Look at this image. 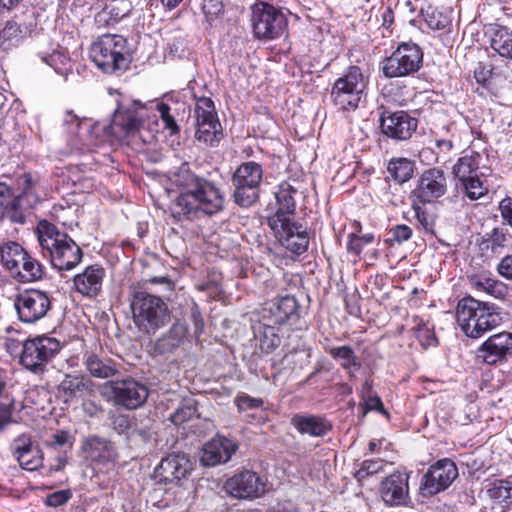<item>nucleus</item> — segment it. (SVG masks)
Returning <instances> with one entry per match:
<instances>
[{
  "mask_svg": "<svg viewBox=\"0 0 512 512\" xmlns=\"http://www.w3.org/2000/svg\"><path fill=\"white\" fill-rule=\"evenodd\" d=\"M387 171L396 182L404 183L413 176L414 163L407 158L392 159L388 163Z\"/></svg>",
  "mask_w": 512,
  "mask_h": 512,
  "instance_id": "a19ab883",
  "label": "nucleus"
},
{
  "mask_svg": "<svg viewBox=\"0 0 512 512\" xmlns=\"http://www.w3.org/2000/svg\"><path fill=\"white\" fill-rule=\"evenodd\" d=\"M156 112L159 113L164 128L170 130L171 134L179 131L167 104L157 101L141 103L137 100L118 104L113 114L111 128L114 133L119 131L133 142L151 143L155 139V134L146 126H149L151 114H153L152 122L156 124Z\"/></svg>",
  "mask_w": 512,
  "mask_h": 512,
  "instance_id": "f03ea898",
  "label": "nucleus"
},
{
  "mask_svg": "<svg viewBox=\"0 0 512 512\" xmlns=\"http://www.w3.org/2000/svg\"><path fill=\"white\" fill-rule=\"evenodd\" d=\"M416 217L418 221L424 226V228H428L430 222L428 221V216L426 212L419 206L413 205Z\"/></svg>",
  "mask_w": 512,
  "mask_h": 512,
  "instance_id": "69168bd1",
  "label": "nucleus"
},
{
  "mask_svg": "<svg viewBox=\"0 0 512 512\" xmlns=\"http://www.w3.org/2000/svg\"><path fill=\"white\" fill-rule=\"evenodd\" d=\"M477 357L488 365L507 362L512 358V333L503 331L488 337L478 348Z\"/></svg>",
  "mask_w": 512,
  "mask_h": 512,
  "instance_id": "4be33fe9",
  "label": "nucleus"
},
{
  "mask_svg": "<svg viewBox=\"0 0 512 512\" xmlns=\"http://www.w3.org/2000/svg\"><path fill=\"white\" fill-rule=\"evenodd\" d=\"M409 474L394 472L381 481L379 493L389 507L405 506L410 501Z\"/></svg>",
  "mask_w": 512,
  "mask_h": 512,
  "instance_id": "5701e85b",
  "label": "nucleus"
},
{
  "mask_svg": "<svg viewBox=\"0 0 512 512\" xmlns=\"http://www.w3.org/2000/svg\"><path fill=\"white\" fill-rule=\"evenodd\" d=\"M89 55L95 65L105 73L126 70L130 54L126 39L118 34H104L90 47Z\"/></svg>",
  "mask_w": 512,
  "mask_h": 512,
  "instance_id": "423d86ee",
  "label": "nucleus"
},
{
  "mask_svg": "<svg viewBox=\"0 0 512 512\" xmlns=\"http://www.w3.org/2000/svg\"><path fill=\"white\" fill-rule=\"evenodd\" d=\"M187 327L180 322L174 323L171 328L155 342V351L160 354L172 353L185 339Z\"/></svg>",
  "mask_w": 512,
  "mask_h": 512,
  "instance_id": "2f4dec72",
  "label": "nucleus"
},
{
  "mask_svg": "<svg viewBox=\"0 0 512 512\" xmlns=\"http://www.w3.org/2000/svg\"><path fill=\"white\" fill-rule=\"evenodd\" d=\"M83 364L92 377L107 379L119 372V364L109 357H102L94 352H86Z\"/></svg>",
  "mask_w": 512,
  "mask_h": 512,
  "instance_id": "c85d7f7f",
  "label": "nucleus"
},
{
  "mask_svg": "<svg viewBox=\"0 0 512 512\" xmlns=\"http://www.w3.org/2000/svg\"><path fill=\"white\" fill-rule=\"evenodd\" d=\"M296 193L297 190L288 182H282L278 186V189L275 192V198L278 207L276 212L268 217V222L277 216L281 220L280 222L294 220L290 217V215L295 211L296 204L294 195Z\"/></svg>",
  "mask_w": 512,
  "mask_h": 512,
  "instance_id": "c756f323",
  "label": "nucleus"
},
{
  "mask_svg": "<svg viewBox=\"0 0 512 512\" xmlns=\"http://www.w3.org/2000/svg\"><path fill=\"white\" fill-rule=\"evenodd\" d=\"M280 221L277 216L269 221V227L274 232L281 246L294 255L304 254L309 245L307 228L295 220Z\"/></svg>",
  "mask_w": 512,
  "mask_h": 512,
  "instance_id": "2eb2a0df",
  "label": "nucleus"
},
{
  "mask_svg": "<svg viewBox=\"0 0 512 512\" xmlns=\"http://www.w3.org/2000/svg\"><path fill=\"white\" fill-rule=\"evenodd\" d=\"M499 209L504 221L512 226V198H504L499 204Z\"/></svg>",
  "mask_w": 512,
  "mask_h": 512,
  "instance_id": "052dcab7",
  "label": "nucleus"
},
{
  "mask_svg": "<svg viewBox=\"0 0 512 512\" xmlns=\"http://www.w3.org/2000/svg\"><path fill=\"white\" fill-rule=\"evenodd\" d=\"M195 117L196 138L211 146L218 143L222 137V129L210 98L202 97L196 101Z\"/></svg>",
  "mask_w": 512,
  "mask_h": 512,
  "instance_id": "dca6fc26",
  "label": "nucleus"
},
{
  "mask_svg": "<svg viewBox=\"0 0 512 512\" xmlns=\"http://www.w3.org/2000/svg\"><path fill=\"white\" fill-rule=\"evenodd\" d=\"M491 76V70L483 63H478L477 68L474 70V77L479 84L485 85Z\"/></svg>",
  "mask_w": 512,
  "mask_h": 512,
  "instance_id": "680f3d73",
  "label": "nucleus"
},
{
  "mask_svg": "<svg viewBox=\"0 0 512 512\" xmlns=\"http://www.w3.org/2000/svg\"><path fill=\"white\" fill-rule=\"evenodd\" d=\"M192 471V463L183 453H172L163 458L155 469V478L162 483L179 482Z\"/></svg>",
  "mask_w": 512,
  "mask_h": 512,
  "instance_id": "b1692460",
  "label": "nucleus"
},
{
  "mask_svg": "<svg viewBox=\"0 0 512 512\" xmlns=\"http://www.w3.org/2000/svg\"><path fill=\"white\" fill-rule=\"evenodd\" d=\"M238 445L224 436L216 435L203 445L200 462L203 466L214 467L228 462Z\"/></svg>",
  "mask_w": 512,
  "mask_h": 512,
  "instance_id": "a878e982",
  "label": "nucleus"
},
{
  "mask_svg": "<svg viewBox=\"0 0 512 512\" xmlns=\"http://www.w3.org/2000/svg\"><path fill=\"white\" fill-rule=\"evenodd\" d=\"M130 307L135 325L146 334H155L170 321V311L164 300L145 291L134 293Z\"/></svg>",
  "mask_w": 512,
  "mask_h": 512,
  "instance_id": "39448f33",
  "label": "nucleus"
},
{
  "mask_svg": "<svg viewBox=\"0 0 512 512\" xmlns=\"http://www.w3.org/2000/svg\"><path fill=\"white\" fill-rule=\"evenodd\" d=\"M38 56L60 75L67 76L71 71L72 65L70 58L60 51H53L51 54L39 52Z\"/></svg>",
  "mask_w": 512,
  "mask_h": 512,
  "instance_id": "79ce46f5",
  "label": "nucleus"
},
{
  "mask_svg": "<svg viewBox=\"0 0 512 512\" xmlns=\"http://www.w3.org/2000/svg\"><path fill=\"white\" fill-rule=\"evenodd\" d=\"M235 404L239 411L259 408L263 405L262 399L253 398L247 394H240L235 398Z\"/></svg>",
  "mask_w": 512,
  "mask_h": 512,
  "instance_id": "3c124183",
  "label": "nucleus"
},
{
  "mask_svg": "<svg viewBox=\"0 0 512 512\" xmlns=\"http://www.w3.org/2000/svg\"><path fill=\"white\" fill-rule=\"evenodd\" d=\"M71 496L70 490H59L49 494L46 497L45 504L50 507H59L66 504Z\"/></svg>",
  "mask_w": 512,
  "mask_h": 512,
  "instance_id": "603ef678",
  "label": "nucleus"
},
{
  "mask_svg": "<svg viewBox=\"0 0 512 512\" xmlns=\"http://www.w3.org/2000/svg\"><path fill=\"white\" fill-rule=\"evenodd\" d=\"M461 183L464 187L466 196L470 200H477L488 192L487 187L483 185L482 181L477 176L466 179Z\"/></svg>",
  "mask_w": 512,
  "mask_h": 512,
  "instance_id": "a18cd8bd",
  "label": "nucleus"
},
{
  "mask_svg": "<svg viewBox=\"0 0 512 512\" xmlns=\"http://www.w3.org/2000/svg\"><path fill=\"white\" fill-rule=\"evenodd\" d=\"M149 282L153 284H161L168 291L174 289V283L167 277H153L149 279Z\"/></svg>",
  "mask_w": 512,
  "mask_h": 512,
  "instance_id": "0e129e2a",
  "label": "nucleus"
},
{
  "mask_svg": "<svg viewBox=\"0 0 512 512\" xmlns=\"http://www.w3.org/2000/svg\"><path fill=\"white\" fill-rule=\"evenodd\" d=\"M458 477L456 464L448 458L440 459L431 465L423 475L420 483V493L423 496H433L446 490Z\"/></svg>",
  "mask_w": 512,
  "mask_h": 512,
  "instance_id": "f3484780",
  "label": "nucleus"
},
{
  "mask_svg": "<svg viewBox=\"0 0 512 512\" xmlns=\"http://www.w3.org/2000/svg\"><path fill=\"white\" fill-rule=\"evenodd\" d=\"M327 352L334 359L341 360V366L348 370L350 377H354L355 373L352 370H358L361 367V363L358 357L355 355L354 350L350 346L330 347Z\"/></svg>",
  "mask_w": 512,
  "mask_h": 512,
  "instance_id": "58836bf2",
  "label": "nucleus"
},
{
  "mask_svg": "<svg viewBox=\"0 0 512 512\" xmlns=\"http://www.w3.org/2000/svg\"><path fill=\"white\" fill-rule=\"evenodd\" d=\"M423 54L418 45L402 43L385 59L383 73L386 77H401L417 71L420 68Z\"/></svg>",
  "mask_w": 512,
  "mask_h": 512,
  "instance_id": "4468645a",
  "label": "nucleus"
},
{
  "mask_svg": "<svg viewBox=\"0 0 512 512\" xmlns=\"http://www.w3.org/2000/svg\"><path fill=\"white\" fill-rule=\"evenodd\" d=\"M252 25L258 39L272 40L283 36L287 31L286 15L271 4L261 2L252 10Z\"/></svg>",
  "mask_w": 512,
  "mask_h": 512,
  "instance_id": "ddd939ff",
  "label": "nucleus"
},
{
  "mask_svg": "<svg viewBox=\"0 0 512 512\" xmlns=\"http://www.w3.org/2000/svg\"><path fill=\"white\" fill-rule=\"evenodd\" d=\"M292 425L301 434H309L310 436L320 437L326 434L330 429V425L318 416L294 415L291 419Z\"/></svg>",
  "mask_w": 512,
  "mask_h": 512,
  "instance_id": "473e14b6",
  "label": "nucleus"
},
{
  "mask_svg": "<svg viewBox=\"0 0 512 512\" xmlns=\"http://www.w3.org/2000/svg\"><path fill=\"white\" fill-rule=\"evenodd\" d=\"M480 155L470 153L461 156L453 166V174L460 181L473 177L479 168Z\"/></svg>",
  "mask_w": 512,
  "mask_h": 512,
  "instance_id": "e433bc0d",
  "label": "nucleus"
},
{
  "mask_svg": "<svg viewBox=\"0 0 512 512\" xmlns=\"http://www.w3.org/2000/svg\"><path fill=\"white\" fill-rule=\"evenodd\" d=\"M201 8L207 21L211 24L224 13L223 0H202Z\"/></svg>",
  "mask_w": 512,
  "mask_h": 512,
  "instance_id": "de8ad7c7",
  "label": "nucleus"
},
{
  "mask_svg": "<svg viewBox=\"0 0 512 512\" xmlns=\"http://www.w3.org/2000/svg\"><path fill=\"white\" fill-rule=\"evenodd\" d=\"M197 416L196 403L193 399L184 400L170 419L173 424L181 425Z\"/></svg>",
  "mask_w": 512,
  "mask_h": 512,
  "instance_id": "37998d69",
  "label": "nucleus"
},
{
  "mask_svg": "<svg viewBox=\"0 0 512 512\" xmlns=\"http://www.w3.org/2000/svg\"><path fill=\"white\" fill-rule=\"evenodd\" d=\"M190 318L194 324V330L196 334H199L202 332L204 327V321L201 315V312L198 308V305L196 303H192L190 307Z\"/></svg>",
  "mask_w": 512,
  "mask_h": 512,
  "instance_id": "6e6d98bb",
  "label": "nucleus"
},
{
  "mask_svg": "<svg viewBox=\"0 0 512 512\" xmlns=\"http://www.w3.org/2000/svg\"><path fill=\"white\" fill-rule=\"evenodd\" d=\"M425 21L427 25L433 30H444L450 24L448 17L436 10L432 11L431 13H427L425 16Z\"/></svg>",
  "mask_w": 512,
  "mask_h": 512,
  "instance_id": "8fccbe9b",
  "label": "nucleus"
},
{
  "mask_svg": "<svg viewBox=\"0 0 512 512\" xmlns=\"http://www.w3.org/2000/svg\"><path fill=\"white\" fill-rule=\"evenodd\" d=\"M448 189V178L440 168L424 170L417 180L412 196L418 203H433L444 196Z\"/></svg>",
  "mask_w": 512,
  "mask_h": 512,
  "instance_id": "6ab92c4d",
  "label": "nucleus"
},
{
  "mask_svg": "<svg viewBox=\"0 0 512 512\" xmlns=\"http://www.w3.org/2000/svg\"><path fill=\"white\" fill-rule=\"evenodd\" d=\"M263 179L262 165L255 161L242 163L234 172V200L242 207H249L259 197V187Z\"/></svg>",
  "mask_w": 512,
  "mask_h": 512,
  "instance_id": "9d476101",
  "label": "nucleus"
},
{
  "mask_svg": "<svg viewBox=\"0 0 512 512\" xmlns=\"http://www.w3.org/2000/svg\"><path fill=\"white\" fill-rule=\"evenodd\" d=\"M0 260L13 278L21 283L38 281L44 275L42 264L17 242H0Z\"/></svg>",
  "mask_w": 512,
  "mask_h": 512,
  "instance_id": "0eeeda50",
  "label": "nucleus"
},
{
  "mask_svg": "<svg viewBox=\"0 0 512 512\" xmlns=\"http://www.w3.org/2000/svg\"><path fill=\"white\" fill-rule=\"evenodd\" d=\"M487 241L493 252H499V249L512 245V235L508 234L505 228L496 227L489 234Z\"/></svg>",
  "mask_w": 512,
  "mask_h": 512,
  "instance_id": "c03bdc74",
  "label": "nucleus"
},
{
  "mask_svg": "<svg viewBox=\"0 0 512 512\" xmlns=\"http://www.w3.org/2000/svg\"><path fill=\"white\" fill-rule=\"evenodd\" d=\"M392 239L397 243H403L412 236V229L407 225H396L390 229Z\"/></svg>",
  "mask_w": 512,
  "mask_h": 512,
  "instance_id": "864d4df0",
  "label": "nucleus"
},
{
  "mask_svg": "<svg viewBox=\"0 0 512 512\" xmlns=\"http://www.w3.org/2000/svg\"><path fill=\"white\" fill-rule=\"evenodd\" d=\"M13 455L19 465L27 471H35L42 466L43 455L37 445H34L31 439L22 435L14 440Z\"/></svg>",
  "mask_w": 512,
  "mask_h": 512,
  "instance_id": "cd10ccee",
  "label": "nucleus"
},
{
  "mask_svg": "<svg viewBox=\"0 0 512 512\" xmlns=\"http://www.w3.org/2000/svg\"><path fill=\"white\" fill-rule=\"evenodd\" d=\"M61 350V343L45 335L26 339L22 343L20 364L35 373L42 372L45 365Z\"/></svg>",
  "mask_w": 512,
  "mask_h": 512,
  "instance_id": "f8f14e48",
  "label": "nucleus"
},
{
  "mask_svg": "<svg viewBox=\"0 0 512 512\" xmlns=\"http://www.w3.org/2000/svg\"><path fill=\"white\" fill-rule=\"evenodd\" d=\"M20 345L22 344L18 340L13 338H8L5 342L6 350L11 355L17 352Z\"/></svg>",
  "mask_w": 512,
  "mask_h": 512,
  "instance_id": "338daca9",
  "label": "nucleus"
},
{
  "mask_svg": "<svg viewBox=\"0 0 512 512\" xmlns=\"http://www.w3.org/2000/svg\"><path fill=\"white\" fill-rule=\"evenodd\" d=\"M366 407L369 410H377L385 413L383 403L378 396L368 397V399L366 400Z\"/></svg>",
  "mask_w": 512,
  "mask_h": 512,
  "instance_id": "e2e57ef3",
  "label": "nucleus"
},
{
  "mask_svg": "<svg viewBox=\"0 0 512 512\" xmlns=\"http://www.w3.org/2000/svg\"><path fill=\"white\" fill-rule=\"evenodd\" d=\"M22 192L14 195L5 183L0 182V221L9 220L13 223H24L25 211L37 203L38 198L33 191V179L24 174L18 180Z\"/></svg>",
  "mask_w": 512,
  "mask_h": 512,
  "instance_id": "6e6552de",
  "label": "nucleus"
},
{
  "mask_svg": "<svg viewBox=\"0 0 512 512\" xmlns=\"http://www.w3.org/2000/svg\"><path fill=\"white\" fill-rule=\"evenodd\" d=\"M105 275L102 266L98 264L87 266L81 273L74 276V288L84 297L95 298L102 291Z\"/></svg>",
  "mask_w": 512,
  "mask_h": 512,
  "instance_id": "bb28decb",
  "label": "nucleus"
},
{
  "mask_svg": "<svg viewBox=\"0 0 512 512\" xmlns=\"http://www.w3.org/2000/svg\"><path fill=\"white\" fill-rule=\"evenodd\" d=\"M299 305L293 296L286 295L268 302L261 310L263 325L280 327L296 322L299 318Z\"/></svg>",
  "mask_w": 512,
  "mask_h": 512,
  "instance_id": "412c9836",
  "label": "nucleus"
},
{
  "mask_svg": "<svg viewBox=\"0 0 512 512\" xmlns=\"http://www.w3.org/2000/svg\"><path fill=\"white\" fill-rule=\"evenodd\" d=\"M116 405L128 410H134L142 406L149 395L147 386L132 378L108 382Z\"/></svg>",
  "mask_w": 512,
  "mask_h": 512,
  "instance_id": "aec40b11",
  "label": "nucleus"
},
{
  "mask_svg": "<svg viewBox=\"0 0 512 512\" xmlns=\"http://www.w3.org/2000/svg\"><path fill=\"white\" fill-rule=\"evenodd\" d=\"M498 273L506 279L512 280V254L505 256L497 267Z\"/></svg>",
  "mask_w": 512,
  "mask_h": 512,
  "instance_id": "13d9d810",
  "label": "nucleus"
},
{
  "mask_svg": "<svg viewBox=\"0 0 512 512\" xmlns=\"http://www.w3.org/2000/svg\"><path fill=\"white\" fill-rule=\"evenodd\" d=\"M49 445L52 447H60V446L68 445L69 447H71L72 446L71 437L68 432L59 431L52 436V439H51Z\"/></svg>",
  "mask_w": 512,
  "mask_h": 512,
  "instance_id": "bf43d9fd",
  "label": "nucleus"
},
{
  "mask_svg": "<svg viewBox=\"0 0 512 512\" xmlns=\"http://www.w3.org/2000/svg\"><path fill=\"white\" fill-rule=\"evenodd\" d=\"M20 34V30L16 23L7 22L5 27L0 31V38L4 41H10L17 38Z\"/></svg>",
  "mask_w": 512,
  "mask_h": 512,
  "instance_id": "4d7b16f0",
  "label": "nucleus"
},
{
  "mask_svg": "<svg viewBox=\"0 0 512 512\" xmlns=\"http://www.w3.org/2000/svg\"><path fill=\"white\" fill-rule=\"evenodd\" d=\"M383 25L389 27L394 21V13L390 7H386L382 13Z\"/></svg>",
  "mask_w": 512,
  "mask_h": 512,
  "instance_id": "774afa93",
  "label": "nucleus"
},
{
  "mask_svg": "<svg viewBox=\"0 0 512 512\" xmlns=\"http://www.w3.org/2000/svg\"><path fill=\"white\" fill-rule=\"evenodd\" d=\"M222 488L227 496L241 501H254L268 491L267 480L250 469L235 472L225 480Z\"/></svg>",
  "mask_w": 512,
  "mask_h": 512,
  "instance_id": "9b49d317",
  "label": "nucleus"
},
{
  "mask_svg": "<svg viewBox=\"0 0 512 512\" xmlns=\"http://www.w3.org/2000/svg\"><path fill=\"white\" fill-rule=\"evenodd\" d=\"M385 463L382 459H371L364 460L360 468L356 471L355 477L358 481H362L365 478L375 475L384 469Z\"/></svg>",
  "mask_w": 512,
  "mask_h": 512,
  "instance_id": "49530a36",
  "label": "nucleus"
},
{
  "mask_svg": "<svg viewBox=\"0 0 512 512\" xmlns=\"http://www.w3.org/2000/svg\"><path fill=\"white\" fill-rule=\"evenodd\" d=\"M169 179L182 189L170 205L171 214L176 220L214 215L223 209L224 197L220 189L213 182L195 175L188 164H182L171 172Z\"/></svg>",
  "mask_w": 512,
  "mask_h": 512,
  "instance_id": "f257e3e1",
  "label": "nucleus"
},
{
  "mask_svg": "<svg viewBox=\"0 0 512 512\" xmlns=\"http://www.w3.org/2000/svg\"><path fill=\"white\" fill-rule=\"evenodd\" d=\"M456 319L461 330L470 338H479L502 322L499 307L472 296L462 298L456 308Z\"/></svg>",
  "mask_w": 512,
  "mask_h": 512,
  "instance_id": "20e7f679",
  "label": "nucleus"
},
{
  "mask_svg": "<svg viewBox=\"0 0 512 512\" xmlns=\"http://www.w3.org/2000/svg\"><path fill=\"white\" fill-rule=\"evenodd\" d=\"M471 286L496 298L504 299L508 294L507 286L501 281L487 276H474L470 279Z\"/></svg>",
  "mask_w": 512,
  "mask_h": 512,
  "instance_id": "f704fd0d",
  "label": "nucleus"
},
{
  "mask_svg": "<svg viewBox=\"0 0 512 512\" xmlns=\"http://www.w3.org/2000/svg\"><path fill=\"white\" fill-rule=\"evenodd\" d=\"M257 335L259 339V347L264 353L269 354L273 352L281 343L279 328L276 326H266L260 322Z\"/></svg>",
  "mask_w": 512,
  "mask_h": 512,
  "instance_id": "ea45409f",
  "label": "nucleus"
},
{
  "mask_svg": "<svg viewBox=\"0 0 512 512\" xmlns=\"http://www.w3.org/2000/svg\"><path fill=\"white\" fill-rule=\"evenodd\" d=\"M367 78L357 66H350L333 84L331 97L341 110H355L365 95Z\"/></svg>",
  "mask_w": 512,
  "mask_h": 512,
  "instance_id": "1a4fd4ad",
  "label": "nucleus"
},
{
  "mask_svg": "<svg viewBox=\"0 0 512 512\" xmlns=\"http://www.w3.org/2000/svg\"><path fill=\"white\" fill-rule=\"evenodd\" d=\"M113 428L119 434H129L132 429V422L126 415H117L113 418Z\"/></svg>",
  "mask_w": 512,
  "mask_h": 512,
  "instance_id": "5fc2aeb1",
  "label": "nucleus"
},
{
  "mask_svg": "<svg viewBox=\"0 0 512 512\" xmlns=\"http://www.w3.org/2000/svg\"><path fill=\"white\" fill-rule=\"evenodd\" d=\"M491 48L500 56L512 60V31L496 26L491 36Z\"/></svg>",
  "mask_w": 512,
  "mask_h": 512,
  "instance_id": "c9c22d12",
  "label": "nucleus"
},
{
  "mask_svg": "<svg viewBox=\"0 0 512 512\" xmlns=\"http://www.w3.org/2000/svg\"><path fill=\"white\" fill-rule=\"evenodd\" d=\"M36 234L44 256L50 258L52 266L57 270L69 271L81 262L83 257L81 248L55 224L47 220L39 221Z\"/></svg>",
  "mask_w": 512,
  "mask_h": 512,
  "instance_id": "7ed1b4c3",
  "label": "nucleus"
},
{
  "mask_svg": "<svg viewBox=\"0 0 512 512\" xmlns=\"http://www.w3.org/2000/svg\"><path fill=\"white\" fill-rule=\"evenodd\" d=\"M489 498L501 504L504 508L512 504V482L508 480H494L487 488Z\"/></svg>",
  "mask_w": 512,
  "mask_h": 512,
  "instance_id": "4c0bfd02",
  "label": "nucleus"
},
{
  "mask_svg": "<svg viewBox=\"0 0 512 512\" xmlns=\"http://www.w3.org/2000/svg\"><path fill=\"white\" fill-rule=\"evenodd\" d=\"M14 307L20 321L35 323L44 318L51 309V298L45 291L26 290L16 296Z\"/></svg>",
  "mask_w": 512,
  "mask_h": 512,
  "instance_id": "a211bd4d",
  "label": "nucleus"
},
{
  "mask_svg": "<svg viewBox=\"0 0 512 512\" xmlns=\"http://www.w3.org/2000/svg\"><path fill=\"white\" fill-rule=\"evenodd\" d=\"M374 241V235L373 234H365L363 236H358L356 234H350L349 235V241L347 243V249L348 251L359 255L364 245L370 244Z\"/></svg>",
  "mask_w": 512,
  "mask_h": 512,
  "instance_id": "09e8293b",
  "label": "nucleus"
},
{
  "mask_svg": "<svg viewBox=\"0 0 512 512\" xmlns=\"http://www.w3.org/2000/svg\"><path fill=\"white\" fill-rule=\"evenodd\" d=\"M91 381L78 374H66L58 386L59 393L65 398V402L81 396L88 390Z\"/></svg>",
  "mask_w": 512,
  "mask_h": 512,
  "instance_id": "72a5a7b5",
  "label": "nucleus"
},
{
  "mask_svg": "<svg viewBox=\"0 0 512 512\" xmlns=\"http://www.w3.org/2000/svg\"><path fill=\"white\" fill-rule=\"evenodd\" d=\"M86 458L100 464L111 463L116 458V452L111 442L100 437H89L83 443Z\"/></svg>",
  "mask_w": 512,
  "mask_h": 512,
  "instance_id": "7c9ffc66",
  "label": "nucleus"
},
{
  "mask_svg": "<svg viewBox=\"0 0 512 512\" xmlns=\"http://www.w3.org/2000/svg\"><path fill=\"white\" fill-rule=\"evenodd\" d=\"M417 125V120L404 111L386 112L381 116L382 132L395 140L409 139L417 129Z\"/></svg>",
  "mask_w": 512,
  "mask_h": 512,
  "instance_id": "393cba45",
  "label": "nucleus"
}]
</instances>
